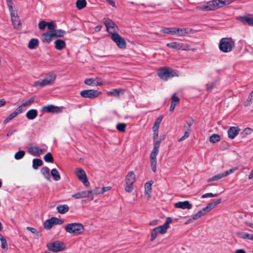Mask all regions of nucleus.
I'll return each instance as SVG.
<instances>
[{"label": "nucleus", "mask_w": 253, "mask_h": 253, "mask_svg": "<svg viewBox=\"0 0 253 253\" xmlns=\"http://www.w3.org/2000/svg\"><path fill=\"white\" fill-rule=\"evenodd\" d=\"M56 75L55 74L48 73L45 78V79L47 81L50 82V85L52 84L56 79Z\"/></svg>", "instance_id": "nucleus-36"}, {"label": "nucleus", "mask_w": 253, "mask_h": 253, "mask_svg": "<svg viewBox=\"0 0 253 253\" xmlns=\"http://www.w3.org/2000/svg\"><path fill=\"white\" fill-rule=\"evenodd\" d=\"M26 229L35 235L39 236V232L36 229L31 227H27Z\"/></svg>", "instance_id": "nucleus-56"}, {"label": "nucleus", "mask_w": 253, "mask_h": 253, "mask_svg": "<svg viewBox=\"0 0 253 253\" xmlns=\"http://www.w3.org/2000/svg\"><path fill=\"white\" fill-rule=\"evenodd\" d=\"M84 83L85 84L91 86H97L102 84L101 80L98 78L87 79L84 81Z\"/></svg>", "instance_id": "nucleus-17"}, {"label": "nucleus", "mask_w": 253, "mask_h": 253, "mask_svg": "<svg viewBox=\"0 0 253 253\" xmlns=\"http://www.w3.org/2000/svg\"><path fill=\"white\" fill-rule=\"evenodd\" d=\"M38 112L36 109H31L29 110L26 114V117L29 120H34L38 116Z\"/></svg>", "instance_id": "nucleus-27"}, {"label": "nucleus", "mask_w": 253, "mask_h": 253, "mask_svg": "<svg viewBox=\"0 0 253 253\" xmlns=\"http://www.w3.org/2000/svg\"><path fill=\"white\" fill-rule=\"evenodd\" d=\"M117 130L121 132H125L126 130V125L124 123H119L116 126Z\"/></svg>", "instance_id": "nucleus-48"}, {"label": "nucleus", "mask_w": 253, "mask_h": 253, "mask_svg": "<svg viewBox=\"0 0 253 253\" xmlns=\"http://www.w3.org/2000/svg\"><path fill=\"white\" fill-rule=\"evenodd\" d=\"M76 176L79 179L86 187L89 186L85 171L81 168H77L75 171Z\"/></svg>", "instance_id": "nucleus-11"}, {"label": "nucleus", "mask_w": 253, "mask_h": 253, "mask_svg": "<svg viewBox=\"0 0 253 253\" xmlns=\"http://www.w3.org/2000/svg\"><path fill=\"white\" fill-rule=\"evenodd\" d=\"M237 235L239 237L244 239H248L250 236V234L245 232H239L237 233Z\"/></svg>", "instance_id": "nucleus-52"}, {"label": "nucleus", "mask_w": 253, "mask_h": 253, "mask_svg": "<svg viewBox=\"0 0 253 253\" xmlns=\"http://www.w3.org/2000/svg\"><path fill=\"white\" fill-rule=\"evenodd\" d=\"M184 131H185L184 135L178 139V141H179V142L185 140V139H186L187 138H188L191 133V131H189V130H184Z\"/></svg>", "instance_id": "nucleus-53"}, {"label": "nucleus", "mask_w": 253, "mask_h": 253, "mask_svg": "<svg viewBox=\"0 0 253 253\" xmlns=\"http://www.w3.org/2000/svg\"><path fill=\"white\" fill-rule=\"evenodd\" d=\"M54 37L51 31L43 33L42 36V40L43 42L49 43L52 41Z\"/></svg>", "instance_id": "nucleus-24"}, {"label": "nucleus", "mask_w": 253, "mask_h": 253, "mask_svg": "<svg viewBox=\"0 0 253 253\" xmlns=\"http://www.w3.org/2000/svg\"><path fill=\"white\" fill-rule=\"evenodd\" d=\"M174 207L176 208L190 210L192 208V204H190L189 201H185L183 202H178L175 203Z\"/></svg>", "instance_id": "nucleus-18"}, {"label": "nucleus", "mask_w": 253, "mask_h": 253, "mask_svg": "<svg viewBox=\"0 0 253 253\" xmlns=\"http://www.w3.org/2000/svg\"><path fill=\"white\" fill-rule=\"evenodd\" d=\"M69 207L67 205H59L57 207L56 210L61 214H64L69 211Z\"/></svg>", "instance_id": "nucleus-32"}, {"label": "nucleus", "mask_w": 253, "mask_h": 253, "mask_svg": "<svg viewBox=\"0 0 253 253\" xmlns=\"http://www.w3.org/2000/svg\"><path fill=\"white\" fill-rule=\"evenodd\" d=\"M161 32L165 34L174 35V28H163L161 30Z\"/></svg>", "instance_id": "nucleus-39"}, {"label": "nucleus", "mask_w": 253, "mask_h": 253, "mask_svg": "<svg viewBox=\"0 0 253 253\" xmlns=\"http://www.w3.org/2000/svg\"><path fill=\"white\" fill-rule=\"evenodd\" d=\"M46 26H47V28L49 30L52 31L56 27L55 24L53 21L47 23Z\"/></svg>", "instance_id": "nucleus-60"}, {"label": "nucleus", "mask_w": 253, "mask_h": 253, "mask_svg": "<svg viewBox=\"0 0 253 253\" xmlns=\"http://www.w3.org/2000/svg\"><path fill=\"white\" fill-rule=\"evenodd\" d=\"M1 244V248L2 249H7V241L5 239L0 241Z\"/></svg>", "instance_id": "nucleus-63"}, {"label": "nucleus", "mask_w": 253, "mask_h": 253, "mask_svg": "<svg viewBox=\"0 0 253 253\" xmlns=\"http://www.w3.org/2000/svg\"><path fill=\"white\" fill-rule=\"evenodd\" d=\"M220 140V136L216 134H213L210 137V141L212 143H215L219 141Z\"/></svg>", "instance_id": "nucleus-42"}, {"label": "nucleus", "mask_w": 253, "mask_h": 253, "mask_svg": "<svg viewBox=\"0 0 253 253\" xmlns=\"http://www.w3.org/2000/svg\"><path fill=\"white\" fill-rule=\"evenodd\" d=\"M179 98L176 95V94H174L171 97V102L169 108V111L172 112L177 105L179 102Z\"/></svg>", "instance_id": "nucleus-25"}, {"label": "nucleus", "mask_w": 253, "mask_h": 253, "mask_svg": "<svg viewBox=\"0 0 253 253\" xmlns=\"http://www.w3.org/2000/svg\"><path fill=\"white\" fill-rule=\"evenodd\" d=\"M51 175L55 181H58L61 178L60 173L56 169H53L51 170Z\"/></svg>", "instance_id": "nucleus-35"}, {"label": "nucleus", "mask_w": 253, "mask_h": 253, "mask_svg": "<svg viewBox=\"0 0 253 253\" xmlns=\"http://www.w3.org/2000/svg\"><path fill=\"white\" fill-rule=\"evenodd\" d=\"M215 84V83L214 82V83H212L211 84H207V91L211 90L214 86Z\"/></svg>", "instance_id": "nucleus-64"}, {"label": "nucleus", "mask_w": 253, "mask_h": 253, "mask_svg": "<svg viewBox=\"0 0 253 253\" xmlns=\"http://www.w3.org/2000/svg\"><path fill=\"white\" fill-rule=\"evenodd\" d=\"M53 225L54 224H61L62 223V221L59 218L55 217H51Z\"/></svg>", "instance_id": "nucleus-58"}, {"label": "nucleus", "mask_w": 253, "mask_h": 253, "mask_svg": "<svg viewBox=\"0 0 253 253\" xmlns=\"http://www.w3.org/2000/svg\"><path fill=\"white\" fill-rule=\"evenodd\" d=\"M28 152L34 156H39L42 154V149L37 146H32L28 148Z\"/></svg>", "instance_id": "nucleus-21"}, {"label": "nucleus", "mask_w": 253, "mask_h": 253, "mask_svg": "<svg viewBox=\"0 0 253 253\" xmlns=\"http://www.w3.org/2000/svg\"><path fill=\"white\" fill-rule=\"evenodd\" d=\"M42 111L47 113H60L62 112V109L60 107L55 106L53 105H48L43 107Z\"/></svg>", "instance_id": "nucleus-15"}, {"label": "nucleus", "mask_w": 253, "mask_h": 253, "mask_svg": "<svg viewBox=\"0 0 253 253\" xmlns=\"http://www.w3.org/2000/svg\"><path fill=\"white\" fill-rule=\"evenodd\" d=\"M100 93V92H99L96 90L93 89L83 90L80 92V95L83 97L89 98H93L96 97Z\"/></svg>", "instance_id": "nucleus-12"}, {"label": "nucleus", "mask_w": 253, "mask_h": 253, "mask_svg": "<svg viewBox=\"0 0 253 253\" xmlns=\"http://www.w3.org/2000/svg\"><path fill=\"white\" fill-rule=\"evenodd\" d=\"M52 221V220L51 218L49 219L46 220L44 224V228L47 230L51 229L53 226V222Z\"/></svg>", "instance_id": "nucleus-45"}, {"label": "nucleus", "mask_w": 253, "mask_h": 253, "mask_svg": "<svg viewBox=\"0 0 253 253\" xmlns=\"http://www.w3.org/2000/svg\"><path fill=\"white\" fill-rule=\"evenodd\" d=\"M91 192L89 190L83 191L81 192H77L72 195L73 198L77 199H81L83 198H87L90 195Z\"/></svg>", "instance_id": "nucleus-19"}, {"label": "nucleus", "mask_w": 253, "mask_h": 253, "mask_svg": "<svg viewBox=\"0 0 253 253\" xmlns=\"http://www.w3.org/2000/svg\"><path fill=\"white\" fill-rule=\"evenodd\" d=\"M111 38L119 48H125L126 47V42L125 40L117 33H113V34L111 35Z\"/></svg>", "instance_id": "nucleus-10"}, {"label": "nucleus", "mask_w": 253, "mask_h": 253, "mask_svg": "<svg viewBox=\"0 0 253 253\" xmlns=\"http://www.w3.org/2000/svg\"><path fill=\"white\" fill-rule=\"evenodd\" d=\"M25 154V152L23 150H20L16 152L14 155V158L16 160H20L23 158Z\"/></svg>", "instance_id": "nucleus-44"}, {"label": "nucleus", "mask_w": 253, "mask_h": 253, "mask_svg": "<svg viewBox=\"0 0 253 253\" xmlns=\"http://www.w3.org/2000/svg\"><path fill=\"white\" fill-rule=\"evenodd\" d=\"M208 212L207 211L205 208H204L201 210L199 211L197 213H198L200 217H201V216L205 215Z\"/></svg>", "instance_id": "nucleus-62"}, {"label": "nucleus", "mask_w": 253, "mask_h": 253, "mask_svg": "<svg viewBox=\"0 0 253 253\" xmlns=\"http://www.w3.org/2000/svg\"><path fill=\"white\" fill-rule=\"evenodd\" d=\"M193 123H194L193 120H191L187 121L186 122V124L184 126V128H183L184 130L191 131V126L193 125Z\"/></svg>", "instance_id": "nucleus-46"}, {"label": "nucleus", "mask_w": 253, "mask_h": 253, "mask_svg": "<svg viewBox=\"0 0 253 253\" xmlns=\"http://www.w3.org/2000/svg\"><path fill=\"white\" fill-rule=\"evenodd\" d=\"M172 222V219L170 217H167L165 222L162 225L158 226L155 229L160 234H165L169 227V224Z\"/></svg>", "instance_id": "nucleus-13"}, {"label": "nucleus", "mask_w": 253, "mask_h": 253, "mask_svg": "<svg viewBox=\"0 0 253 253\" xmlns=\"http://www.w3.org/2000/svg\"><path fill=\"white\" fill-rule=\"evenodd\" d=\"M158 233H159L156 231V229H153L151 231L150 240L152 241H154L156 238Z\"/></svg>", "instance_id": "nucleus-54"}, {"label": "nucleus", "mask_w": 253, "mask_h": 253, "mask_svg": "<svg viewBox=\"0 0 253 253\" xmlns=\"http://www.w3.org/2000/svg\"><path fill=\"white\" fill-rule=\"evenodd\" d=\"M46 247L50 251L56 253L64 251L66 249V245L61 241H55L47 243Z\"/></svg>", "instance_id": "nucleus-6"}, {"label": "nucleus", "mask_w": 253, "mask_h": 253, "mask_svg": "<svg viewBox=\"0 0 253 253\" xmlns=\"http://www.w3.org/2000/svg\"><path fill=\"white\" fill-rule=\"evenodd\" d=\"M54 43L55 47L57 50H62L66 46L65 42L63 40L60 39L56 40L54 42Z\"/></svg>", "instance_id": "nucleus-29"}, {"label": "nucleus", "mask_w": 253, "mask_h": 253, "mask_svg": "<svg viewBox=\"0 0 253 253\" xmlns=\"http://www.w3.org/2000/svg\"><path fill=\"white\" fill-rule=\"evenodd\" d=\"M39 41L37 39H31L29 43L28 47L31 49H35L38 45Z\"/></svg>", "instance_id": "nucleus-34"}, {"label": "nucleus", "mask_w": 253, "mask_h": 253, "mask_svg": "<svg viewBox=\"0 0 253 253\" xmlns=\"http://www.w3.org/2000/svg\"><path fill=\"white\" fill-rule=\"evenodd\" d=\"M240 128L238 127L232 126L228 130V136L230 139L234 138L239 133Z\"/></svg>", "instance_id": "nucleus-20"}, {"label": "nucleus", "mask_w": 253, "mask_h": 253, "mask_svg": "<svg viewBox=\"0 0 253 253\" xmlns=\"http://www.w3.org/2000/svg\"><path fill=\"white\" fill-rule=\"evenodd\" d=\"M237 169V167H234V168H232V169H230L229 170H226L224 173H222L221 174H222V175H223V177H225V176H226L231 174L232 173L234 172Z\"/></svg>", "instance_id": "nucleus-50"}, {"label": "nucleus", "mask_w": 253, "mask_h": 253, "mask_svg": "<svg viewBox=\"0 0 253 253\" xmlns=\"http://www.w3.org/2000/svg\"><path fill=\"white\" fill-rule=\"evenodd\" d=\"M163 119V116H160L156 120L155 122V123L154 124L153 129H159L160 125L161 123V121Z\"/></svg>", "instance_id": "nucleus-41"}, {"label": "nucleus", "mask_w": 253, "mask_h": 253, "mask_svg": "<svg viewBox=\"0 0 253 253\" xmlns=\"http://www.w3.org/2000/svg\"><path fill=\"white\" fill-rule=\"evenodd\" d=\"M21 114V111H20V109H18L16 108L15 110L10 114L3 121V124H6L9 121L11 120L12 119L16 117L18 115Z\"/></svg>", "instance_id": "nucleus-26"}, {"label": "nucleus", "mask_w": 253, "mask_h": 253, "mask_svg": "<svg viewBox=\"0 0 253 253\" xmlns=\"http://www.w3.org/2000/svg\"><path fill=\"white\" fill-rule=\"evenodd\" d=\"M235 45L234 41L231 38H222L219 44L220 50L224 52L231 51Z\"/></svg>", "instance_id": "nucleus-4"}, {"label": "nucleus", "mask_w": 253, "mask_h": 253, "mask_svg": "<svg viewBox=\"0 0 253 253\" xmlns=\"http://www.w3.org/2000/svg\"><path fill=\"white\" fill-rule=\"evenodd\" d=\"M35 100V98L32 97L30 98L26 102L23 103L21 105L19 106L17 108L18 109H20V111L21 110V113H22L26 109V107H29L31 105V104L34 102Z\"/></svg>", "instance_id": "nucleus-22"}, {"label": "nucleus", "mask_w": 253, "mask_h": 253, "mask_svg": "<svg viewBox=\"0 0 253 253\" xmlns=\"http://www.w3.org/2000/svg\"><path fill=\"white\" fill-rule=\"evenodd\" d=\"M133 185L132 184H126V186L125 188V190L126 192L130 193L132 191L133 188Z\"/></svg>", "instance_id": "nucleus-57"}, {"label": "nucleus", "mask_w": 253, "mask_h": 253, "mask_svg": "<svg viewBox=\"0 0 253 253\" xmlns=\"http://www.w3.org/2000/svg\"><path fill=\"white\" fill-rule=\"evenodd\" d=\"M44 160L47 163H52L53 161V159L52 156V154L51 153L48 152L44 156Z\"/></svg>", "instance_id": "nucleus-47"}, {"label": "nucleus", "mask_w": 253, "mask_h": 253, "mask_svg": "<svg viewBox=\"0 0 253 253\" xmlns=\"http://www.w3.org/2000/svg\"><path fill=\"white\" fill-rule=\"evenodd\" d=\"M11 21L14 28L20 30L22 26L20 22V20L18 16L17 12L16 11H12L10 12Z\"/></svg>", "instance_id": "nucleus-14"}, {"label": "nucleus", "mask_w": 253, "mask_h": 253, "mask_svg": "<svg viewBox=\"0 0 253 253\" xmlns=\"http://www.w3.org/2000/svg\"><path fill=\"white\" fill-rule=\"evenodd\" d=\"M42 164V161L39 159H34L33 160V168L34 169H37Z\"/></svg>", "instance_id": "nucleus-38"}, {"label": "nucleus", "mask_w": 253, "mask_h": 253, "mask_svg": "<svg viewBox=\"0 0 253 253\" xmlns=\"http://www.w3.org/2000/svg\"><path fill=\"white\" fill-rule=\"evenodd\" d=\"M152 184L150 182H146L145 184V191L146 194H149L151 192Z\"/></svg>", "instance_id": "nucleus-49"}, {"label": "nucleus", "mask_w": 253, "mask_h": 253, "mask_svg": "<svg viewBox=\"0 0 253 253\" xmlns=\"http://www.w3.org/2000/svg\"><path fill=\"white\" fill-rule=\"evenodd\" d=\"M232 0H213L202 5L198 6L196 9L202 11H212L230 4Z\"/></svg>", "instance_id": "nucleus-1"}, {"label": "nucleus", "mask_w": 253, "mask_h": 253, "mask_svg": "<svg viewBox=\"0 0 253 253\" xmlns=\"http://www.w3.org/2000/svg\"><path fill=\"white\" fill-rule=\"evenodd\" d=\"M223 177V175H222L221 173H218L212 177L209 178L208 180V182H211L214 181H217L220 179H221Z\"/></svg>", "instance_id": "nucleus-43"}, {"label": "nucleus", "mask_w": 253, "mask_h": 253, "mask_svg": "<svg viewBox=\"0 0 253 253\" xmlns=\"http://www.w3.org/2000/svg\"><path fill=\"white\" fill-rule=\"evenodd\" d=\"M219 194H212L211 193H208L203 194L202 196V198H206L208 197H217L219 195Z\"/></svg>", "instance_id": "nucleus-55"}, {"label": "nucleus", "mask_w": 253, "mask_h": 253, "mask_svg": "<svg viewBox=\"0 0 253 253\" xmlns=\"http://www.w3.org/2000/svg\"><path fill=\"white\" fill-rule=\"evenodd\" d=\"M221 202V199H219L214 202L209 203L205 207L208 212L210 211L211 209L214 208L218 204H220Z\"/></svg>", "instance_id": "nucleus-30"}, {"label": "nucleus", "mask_w": 253, "mask_h": 253, "mask_svg": "<svg viewBox=\"0 0 253 253\" xmlns=\"http://www.w3.org/2000/svg\"><path fill=\"white\" fill-rule=\"evenodd\" d=\"M158 75L161 79L166 81L169 78L178 76V75L173 70L167 67L160 69L158 72Z\"/></svg>", "instance_id": "nucleus-5"}, {"label": "nucleus", "mask_w": 253, "mask_h": 253, "mask_svg": "<svg viewBox=\"0 0 253 253\" xmlns=\"http://www.w3.org/2000/svg\"><path fill=\"white\" fill-rule=\"evenodd\" d=\"M65 231L74 235L81 234L84 230V225L80 223H68L65 226Z\"/></svg>", "instance_id": "nucleus-3"}, {"label": "nucleus", "mask_w": 253, "mask_h": 253, "mask_svg": "<svg viewBox=\"0 0 253 253\" xmlns=\"http://www.w3.org/2000/svg\"><path fill=\"white\" fill-rule=\"evenodd\" d=\"M47 22L44 21H42L39 23V28L40 30H43L46 26Z\"/></svg>", "instance_id": "nucleus-59"}, {"label": "nucleus", "mask_w": 253, "mask_h": 253, "mask_svg": "<svg viewBox=\"0 0 253 253\" xmlns=\"http://www.w3.org/2000/svg\"><path fill=\"white\" fill-rule=\"evenodd\" d=\"M50 85V82L46 81L45 79L37 81L34 83L35 86H44Z\"/></svg>", "instance_id": "nucleus-31"}, {"label": "nucleus", "mask_w": 253, "mask_h": 253, "mask_svg": "<svg viewBox=\"0 0 253 253\" xmlns=\"http://www.w3.org/2000/svg\"><path fill=\"white\" fill-rule=\"evenodd\" d=\"M86 4L85 0H77L76 2V6L79 9L84 8Z\"/></svg>", "instance_id": "nucleus-40"}, {"label": "nucleus", "mask_w": 253, "mask_h": 253, "mask_svg": "<svg viewBox=\"0 0 253 253\" xmlns=\"http://www.w3.org/2000/svg\"><path fill=\"white\" fill-rule=\"evenodd\" d=\"M41 173L44 176L45 178L49 181H50V177L49 174V169L48 168L44 167L41 169Z\"/></svg>", "instance_id": "nucleus-33"}, {"label": "nucleus", "mask_w": 253, "mask_h": 253, "mask_svg": "<svg viewBox=\"0 0 253 253\" xmlns=\"http://www.w3.org/2000/svg\"><path fill=\"white\" fill-rule=\"evenodd\" d=\"M167 46L175 50H189L191 49L190 46L188 44L177 42L168 43Z\"/></svg>", "instance_id": "nucleus-7"}, {"label": "nucleus", "mask_w": 253, "mask_h": 253, "mask_svg": "<svg viewBox=\"0 0 253 253\" xmlns=\"http://www.w3.org/2000/svg\"><path fill=\"white\" fill-rule=\"evenodd\" d=\"M101 188L97 187L94 189L93 190H89L91 192L90 194L92 195H98L100 194H103L102 192Z\"/></svg>", "instance_id": "nucleus-51"}, {"label": "nucleus", "mask_w": 253, "mask_h": 253, "mask_svg": "<svg viewBox=\"0 0 253 253\" xmlns=\"http://www.w3.org/2000/svg\"><path fill=\"white\" fill-rule=\"evenodd\" d=\"M197 31L192 29L182 28H174V35L178 37H185L190 34L195 33Z\"/></svg>", "instance_id": "nucleus-9"}, {"label": "nucleus", "mask_w": 253, "mask_h": 253, "mask_svg": "<svg viewBox=\"0 0 253 253\" xmlns=\"http://www.w3.org/2000/svg\"><path fill=\"white\" fill-rule=\"evenodd\" d=\"M161 140H156L154 142V147L150 154V161L151 169L154 172H155L157 169V156L159 151V147Z\"/></svg>", "instance_id": "nucleus-2"}, {"label": "nucleus", "mask_w": 253, "mask_h": 253, "mask_svg": "<svg viewBox=\"0 0 253 253\" xmlns=\"http://www.w3.org/2000/svg\"><path fill=\"white\" fill-rule=\"evenodd\" d=\"M54 37H63L65 34V32L61 29L59 30H53L51 31Z\"/></svg>", "instance_id": "nucleus-37"}, {"label": "nucleus", "mask_w": 253, "mask_h": 253, "mask_svg": "<svg viewBox=\"0 0 253 253\" xmlns=\"http://www.w3.org/2000/svg\"><path fill=\"white\" fill-rule=\"evenodd\" d=\"M135 181V175L132 171L128 172L126 177V184H133Z\"/></svg>", "instance_id": "nucleus-23"}, {"label": "nucleus", "mask_w": 253, "mask_h": 253, "mask_svg": "<svg viewBox=\"0 0 253 253\" xmlns=\"http://www.w3.org/2000/svg\"><path fill=\"white\" fill-rule=\"evenodd\" d=\"M239 19L243 24L253 26V14H247L245 16H240Z\"/></svg>", "instance_id": "nucleus-16"}, {"label": "nucleus", "mask_w": 253, "mask_h": 253, "mask_svg": "<svg viewBox=\"0 0 253 253\" xmlns=\"http://www.w3.org/2000/svg\"><path fill=\"white\" fill-rule=\"evenodd\" d=\"M123 94V90L121 88L114 89L107 92V95L119 97L121 94Z\"/></svg>", "instance_id": "nucleus-28"}, {"label": "nucleus", "mask_w": 253, "mask_h": 253, "mask_svg": "<svg viewBox=\"0 0 253 253\" xmlns=\"http://www.w3.org/2000/svg\"><path fill=\"white\" fill-rule=\"evenodd\" d=\"M103 21L108 33L111 35L113 34V33H117L118 30V27L112 20L104 18L103 19Z\"/></svg>", "instance_id": "nucleus-8"}, {"label": "nucleus", "mask_w": 253, "mask_h": 253, "mask_svg": "<svg viewBox=\"0 0 253 253\" xmlns=\"http://www.w3.org/2000/svg\"><path fill=\"white\" fill-rule=\"evenodd\" d=\"M6 0L7 2V5H8L10 12H11L12 11H15V10H13V8L12 7L13 2H12V0Z\"/></svg>", "instance_id": "nucleus-61"}]
</instances>
